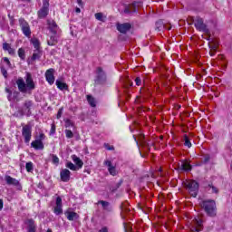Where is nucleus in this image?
<instances>
[{
    "label": "nucleus",
    "mask_w": 232,
    "mask_h": 232,
    "mask_svg": "<svg viewBox=\"0 0 232 232\" xmlns=\"http://www.w3.org/2000/svg\"><path fill=\"white\" fill-rule=\"evenodd\" d=\"M16 85L18 86V90L21 93H28V92L35 90V82H34V78H32V73L30 72L25 73L24 80L23 78H19L16 81Z\"/></svg>",
    "instance_id": "1"
},
{
    "label": "nucleus",
    "mask_w": 232,
    "mask_h": 232,
    "mask_svg": "<svg viewBox=\"0 0 232 232\" xmlns=\"http://www.w3.org/2000/svg\"><path fill=\"white\" fill-rule=\"evenodd\" d=\"M201 209L206 213L207 217L215 218L217 217V202L213 199H203L199 202Z\"/></svg>",
    "instance_id": "2"
},
{
    "label": "nucleus",
    "mask_w": 232,
    "mask_h": 232,
    "mask_svg": "<svg viewBox=\"0 0 232 232\" xmlns=\"http://www.w3.org/2000/svg\"><path fill=\"white\" fill-rule=\"evenodd\" d=\"M32 108H34V102L31 100H26L23 103V106L18 110V113L22 117H30L32 115Z\"/></svg>",
    "instance_id": "3"
},
{
    "label": "nucleus",
    "mask_w": 232,
    "mask_h": 232,
    "mask_svg": "<svg viewBox=\"0 0 232 232\" xmlns=\"http://www.w3.org/2000/svg\"><path fill=\"white\" fill-rule=\"evenodd\" d=\"M185 187L187 188L189 195H191V197H197V195H198V182L195 181V180H187L185 182Z\"/></svg>",
    "instance_id": "4"
},
{
    "label": "nucleus",
    "mask_w": 232,
    "mask_h": 232,
    "mask_svg": "<svg viewBox=\"0 0 232 232\" xmlns=\"http://www.w3.org/2000/svg\"><path fill=\"white\" fill-rule=\"evenodd\" d=\"M49 14H50V2H48V0H43V5L40 8V10H38L37 12L38 19H46Z\"/></svg>",
    "instance_id": "5"
},
{
    "label": "nucleus",
    "mask_w": 232,
    "mask_h": 232,
    "mask_svg": "<svg viewBox=\"0 0 232 232\" xmlns=\"http://www.w3.org/2000/svg\"><path fill=\"white\" fill-rule=\"evenodd\" d=\"M195 28L198 30V32H204L205 34H209V29L208 28V25L204 24V19L200 18L199 16L196 17L195 20H193Z\"/></svg>",
    "instance_id": "6"
},
{
    "label": "nucleus",
    "mask_w": 232,
    "mask_h": 232,
    "mask_svg": "<svg viewBox=\"0 0 232 232\" xmlns=\"http://www.w3.org/2000/svg\"><path fill=\"white\" fill-rule=\"evenodd\" d=\"M18 23L21 26V30L24 35H25V37H30L32 35V31L30 30V24L28 22H26L24 18H19Z\"/></svg>",
    "instance_id": "7"
},
{
    "label": "nucleus",
    "mask_w": 232,
    "mask_h": 232,
    "mask_svg": "<svg viewBox=\"0 0 232 232\" xmlns=\"http://www.w3.org/2000/svg\"><path fill=\"white\" fill-rule=\"evenodd\" d=\"M204 221L199 218L197 217L192 221V227H190V230L192 232H200L202 229H204Z\"/></svg>",
    "instance_id": "8"
},
{
    "label": "nucleus",
    "mask_w": 232,
    "mask_h": 232,
    "mask_svg": "<svg viewBox=\"0 0 232 232\" xmlns=\"http://www.w3.org/2000/svg\"><path fill=\"white\" fill-rule=\"evenodd\" d=\"M22 136L24 139V142L28 144L30 140H32V126L31 125H25L22 129Z\"/></svg>",
    "instance_id": "9"
},
{
    "label": "nucleus",
    "mask_w": 232,
    "mask_h": 232,
    "mask_svg": "<svg viewBox=\"0 0 232 232\" xmlns=\"http://www.w3.org/2000/svg\"><path fill=\"white\" fill-rule=\"evenodd\" d=\"M97 76L95 79L96 84H104L106 82V72L102 67H98L96 71Z\"/></svg>",
    "instance_id": "10"
},
{
    "label": "nucleus",
    "mask_w": 232,
    "mask_h": 232,
    "mask_svg": "<svg viewBox=\"0 0 232 232\" xmlns=\"http://www.w3.org/2000/svg\"><path fill=\"white\" fill-rule=\"evenodd\" d=\"M5 92L6 93H8L7 99L8 101H10V102H19V101H21V98H20L21 92H19L18 91H14L12 92L10 89L6 88Z\"/></svg>",
    "instance_id": "11"
},
{
    "label": "nucleus",
    "mask_w": 232,
    "mask_h": 232,
    "mask_svg": "<svg viewBox=\"0 0 232 232\" xmlns=\"http://www.w3.org/2000/svg\"><path fill=\"white\" fill-rule=\"evenodd\" d=\"M5 179L8 186H14V188L19 191L23 189V186H21V183L15 178H12V176H5Z\"/></svg>",
    "instance_id": "12"
},
{
    "label": "nucleus",
    "mask_w": 232,
    "mask_h": 232,
    "mask_svg": "<svg viewBox=\"0 0 232 232\" xmlns=\"http://www.w3.org/2000/svg\"><path fill=\"white\" fill-rule=\"evenodd\" d=\"M142 6V2H134L130 5H125L124 14H130L131 12H137V8Z\"/></svg>",
    "instance_id": "13"
},
{
    "label": "nucleus",
    "mask_w": 232,
    "mask_h": 232,
    "mask_svg": "<svg viewBox=\"0 0 232 232\" xmlns=\"http://www.w3.org/2000/svg\"><path fill=\"white\" fill-rule=\"evenodd\" d=\"M55 70L53 68H50L45 72V79L48 82V84L52 85L53 82H55Z\"/></svg>",
    "instance_id": "14"
},
{
    "label": "nucleus",
    "mask_w": 232,
    "mask_h": 232,
    "mask_svg": "<svg viewBox=\"0 0 232 232\" xmlns=\"http://www.w3.org/2000/svg\"><path fill=\"white\" fill-rule=\"evenodd\" d=\"M55 205L53 213L56 215H63V198L61 197L56 198Z\"/></svg>",
    "instance_id": "15"
},
{
    "label": "nucleus",
    "mask_w": 232,
    "mask_h": 232,
    "mask_svg": "<svg viewBox=\"0 0 232 232\" xmlns=\"http://www.w3.org/2000/svg\"><path fill=\"white\" fill-rule=\"evenodd\" d=\"M178 166L179 171H191L192 169L191 164L188 160H180Z\"/></svg>",
    "instance_id": "16"
},
{
    "label": "nucleus",
    "mask_w": 232,
    "mask_h": 232,
    "mask_svg": "<svg viewBox=\"0 0 232 232\" xmlns=\"http://www.w3.org/2000/svg\"><path fill=\"white\" fill-rule=\"evenodd\" d=\"M116 28L118 32H120V34H127L131 28V24H130L129 23L117 24Z\"/></svg>",
    "instance_id": "17"
},
{
    "label": "nucleus",
    "mask_w": 232,
    "mask_h": 232,
    "mask_svg": "<svg viewBox=\"0 0 232 232\" xmlns=\"http://www.w3.org/2000/svg\"><path fill=\"white\" fill-rule=\"evenodd\" d=\"M47 24L51 34H57V30H59V25H57V23H55L54 20L48 19Z\"/></svg>",
    "instance_id": "18"
},
{
    "label": "nucleus",
    "mask_w": 232,
    "mask_h": 232,
    "mask_svg": "<svg viewBox=\"0 0 232 232\" xmlns=\"http://www.w3.org/2000/svg\"><path fill=\"white\" fill-rule=\"evenodd\" d=\"M104 165L108 167V171L110 175H111L112 177L117 176V169L115 168V166H113V164H111L110 160H105Z\"/></svg>",
    "instance_id": "19"
},
{
    "label": "nucleus",
    "mask_w": 232,
    "mask_h": 232,
    "mask_svg": "<svg viewBox=\"0 0 232 232\" xmlns=\"http://www.w3.org/2000/svg\"><path fill=\"white\" fill-rule=\"evenodd\" d=\"M71 174L72 172H70L67 169H62L60 172L61 180L63 182H69Z\"/></svg>",
    "instance_id": "20"
},
{
    "label": "nucleus",
    "mask_w": 232,
    "mask_h": 232,
    "mask_svg": "<svg viewBox=\"0 0 232 232\" xmlns=\"http://www.w3.org/2000/svg\"><path fill=\"white\" fill-rule=\"evenodd\" d=\"M64 215L70 222H73V220H77V218H79V214H77V212L67 210Z\"/></svg>",
    "instance_id": "21"
},
{
    "label": "nucleus",
    "mask_w": 232,
    "mask_h": 232,
    "mask_svg": "<svg viewBox=\"0 0 232 232\" xmlns=\"http://www.w3.org/2000/svg\"><path fill=\"white\" fill-rule=\"evenodd\" d=\"M59 43V36L57 34H53L50 38L47 40L48 46H55Z\"/></svg>",
    "instance_id": "22"
},
{
    "label": "nucleus",
    "mask_w": 232,
    "mask_h": 232,
    "mask_svg": "<svg viewBox=\"0 0 232 232\" xmlns=\"http://www.w3.org/2000/svg\"><path fill=\"white\" fill-rule=\"evenodd\" d=\"M55 84H56L58 90H61V92H64V90L68 91V84L63 82V81L61 79H57L55 82Z\"/></svg>",
    "instance_id": "23"
},
{
    "label": "nucleus",
    "mask_w": 232,
    "mask_h": 232,
    "mask_svg": "<svg viewBox=\"0 0 232 232\" xmlns=\"http://www.w3.org/2000/svg\"><path fill=\"white\" fill-rule=\"evenodd\" d=\"M31 146L32 148H34V150H44V144L41 140H35L32 141Z\"/></svg>",
    "instance_id": "24"
},
{
    "label": "nucleus",
    "mask_w": 232,
    "mask_h": 232,
    "mask_svg": "<svg viewBox=\"0 0 232 232\" xmlns=\"http://www.w3.org/2000/svg\"><path fill=\"white\" fill-rule=\"evenodd\" d=\"M41 57H43V50L34 49L33 56L31 57V61H39Z\"/></svg>",
    "instance_id": "25"
},
{
    "label": "nucleus",
    "mask_w": 232,
    "mask_h": 232,
    "mask_svg": "<svg viewBox=\"0 0 232 232\" xmlns=\"http://www.w3.org/2000/svg\"><path fill=\"white\" fill-rule=\"evenodd\" d=\"M164 29L171 30V27H166V25L164 24V22H162L160 20L156 22V30L158 32H162V30H164Z\"/></svg>",
    "instance_id": "26"
},
{
    "label": "nucleus",
    "mask_w": 232,
    "mask_h": 232,
    "mask_svg": "<svg viewBox=\"0 0 232 232\" xmlns=\"http://www.w3.org/2000/svg\"><path fill=\"white\" fill-rule=\"evenodd\" d=\"M98 204H102V208L104 211H108L109 213L111 211V205H110V202L100 200L98 201Z\"/></svg>",
    "instance_id": "27"
},
{
    "label": "nucleus",
    "mask_w": 232,
    "mask_h": 232,
    "mask_svg": "<svg viewBox=\"0 0 232 232\" xmlns=\"http://www.w3.org/2000/svg\"><path fill=\"white\" fill-rule=\"evenodd\" d=\"M27 226V232H35V221L34 219H28Z\"/></svg>",
    "instance_id": "28"
},
{
    "label": "nucleus",
    "mask_w": 232,
    "mask_h": 232,
    "mask_svg": "<svg viewBox=\"0 0 232 232\" xmlns=\"http://www.w3.org/2000/svg\"><path fill=\"white\" fill-rule=\"evenodd\" d=\"M72 160L78 167V169H81V168H82V166H84V163L82 162V160H81V159L75 155L72 156Z\"/></svg>",
    "instance_id": "29"
},
{
    "label": "nucleus",
    "mask_w": 232,
    "mask_h": 232,
    "mask_svg": "<svg viewBox=\"0 0 232 232\" xmlns=\"http://www.w3.org/2000/svg\"><path fill=\"white\" fill-rule=\"evenodd\" d=\"M207 191H211V193H215L216 195H218V188L215 187L213 184H208L207 187H205Z\"/></svg>",
    "instance_id": "30"
},
{
    "label": "nucleus",
    "mask_w": 232,
    "mask_h": 232,
    "mask_svg": "<svg viewBox=\"0 0 232 232\" xmlns=\"http://www.w3.org/2000/svg\"><path fill=\"white\" fill-rule=\"evenodd\" d=\"M94 17H95V19H97V21H101L102 23L106 22V16L102 13H96L94 14Z\"/></svg>",
    "instance_id": "31"
},
{
    "label": "nucleus",
    "mask_w": 232,
    "mask_h": 232,
    "mask_svg": "<svg viewBox=\"0 0 232 232\" xmlns=\"http://www.w3.org/2000/svg\"><path fill=\"white\" fill-rule=\"evenodd\" d=\"M87 101H88L90 106H92V108H95V106H97L95 98H93L92 95H87Z\"/></svg>",
    "instance_id": "32"
},
{
    "label": "nucleus",
    "mask_w": 232,
    "mask_h": 232,
    "mask_svg": "<svg viewBox=\"0 0 232 232\" xmlns=\"http://www.w3.org/2000/svg\"><path fill=\"white\" fill-rule=\"evenodd\" d=\"M31 43L34 48V50H41V43L37 39L31 40Z\"/></svg>",
    "instance_id": "33"
},
{
    "label": "nucleus",
    "mask_w": 232,
    "mask_h": 232,
    "mask_svg": "<svg viewBox=\"0 0 232 232\" xmlns=\"http://www.w3.org/2000/svg\"><path fill=\"white\" fill-rule=\"evenodd\" d=\"M3 63L1 64V66H5V68H7L9 70V68H12V63H10V60L7 57H5L3 59Z\"/></svg>",
    "instance_id": "34"
},
{
    "label": "nucleus",
    "mask_w": 232,
    "mask_h": 232,
    "mask_svg": "<svg viewBox=\"0 0 232 232\" xmlns=\"http://www.w3.org/2000/svg\"><path fill=\"white\" fill-rule=\"evenodd\" d=\"M183 140H184V146H187V148H191L192 146L191 140H189V137L187 134L184 135Z\"/></svg>",
    "instance_id": "35"
},
{
    "label": "nucleus",
    "mask_w": 232,
    "mask_h": 232,
    "mask_svg": "<svg viewBox=\"0 0 232 232\" xmlns=\"http://www.w3.org/2000/svg\"><path fill=\"white\" fill-rule=\"evenodd\" d=\"M65 166L72 171H77V169H79V168L75 164H73L72 161L67 162Z\"/></svg>",
    "instance_id": "36"
},
{
    "label": "nucleus",
    "mask_w": 232,
    "mask_h": 232,
    "mask_svg": "<svg viewBox=\"0 0 232 232\" xmlns=\"http://www.w3.org/2000/svg\"><path fill=\"white\" fill-rule=\"evenodd\" d=\"M18 57H20V59H22V61H24V59H26V54H25L24 49H23V48L18 49Z\"/></svg>",
    "instance_id": "37"
},
{
    "label": "nucleus",
    "mask_w": 232,
    "mask_h": 232,
    "mask_svg": "<svg viewBox=\"0 0 232 232\" xmlns=\"http://www.w3.org/2000/svg\"><path fill=\"white\" fill-rule=\"evenodd\" d=\"M0 70H1V73L2 75L5 77V79H7L8 77V69L5 67V65H1L0 67Z\"/></svg>",
    "instance_id": "38"
},
{
    "label": "nucleus",
    "mask_w": 232,
    "mask_h": 232,
    "mask_svg": "<svg viewBox=\"0 0 232 232\" xmlns=\"http://www.w3.org/2000/svg\"><path fill=\"white\" fill-rule=\"evenodd\" d=\"M25 169H26V171H28V173H32V171H34V163L27 162L25 164Z\"/></svg>",
    "instance_id": "39"
},
{
    "label": "nucleus",
    "mask_w": 232,
    "mask_h": 232,
    "mask_svg": "<svg viewBox=\"0 0 232 232\" xmlns=\"http://www.w3.org/2000/svg\"><path fill=\"white\" fill-rule=\"evenodd\" d=\"M52 162L53 164H55L56 166L59 164V157L57 155L53 154L52 155Z\"/></svg>",
    "instance_id": "40"
},
{
    "label": "nucleus",
    "mask_w": 232,
    "mask_h": 232,
    "mask_svg": "<svg viewBox=\"0 0 232 232\" xmlns=\"http://www.w3.org/2000/svg\"><path fill=\"white\" fill-rule=\"evenodd\" d=\"M65 136L67 139H72L73 138V132L70 130H65Z\"/></svg>",
    "instance_id": "41"
},
{
    "label": "nucleus",
    "mask_w": 232,
    "mask_h": 232,
    "mask_svg": "<svg viewBox=\"0 0 232 232\" xmlns=\"http://www.w3.org/2000/svg\"><path fill=\"white\" fill-rule=\"evenodd\" d=\"M65 128H73V121H72L71 120H66Z\"/></svg>",
    "instance_id": "42"
},
{
    "label": "nucleus",
    "mask_w": 232,
    "mask_h": 232,
    "mask_svg": "<svg viewBox=\"0 0 232 232\" xmlns=\"http://www.w3.org/2000/svg\"><path fill=\"white\" fill-rule=\"evenodd\" d=\"M12 46L10 45V44H8V43H4L3 44V50H5V52H7V50L9 49V48H11Z\"/></svg>",
    "instance_id": "43"
},
{
    "label": "nucleus",
    "mask_w": 232,
    "mask_h": 232,
    "mask_svg": "<svg viewBox=\"0 0 232 232\" xmlns=\"http://www.w3.org/2000/svg\"><path fill=\"white\" fill-rule=\"evenodd\" d=\"M134 81L136 82V86H140V84H142V79H140V77H136Z\"/></svg>",
    "instance_id": "44"
},
{
    "label": "nucleus",
    "mask_w": 232,
    "mask_h": 232,
    "mask_svg": "<svg viewBox=\"0 0 232 232\" xmlns=\"http://www.w3.org/2000/svg\"><path fill=\"white\" fill-rule=\"evenodd\" d=\"M50 135H55V123H52Z\"/></svg>",
    "instance_id": "45"
},
{
    "label": "nucleus",
    "mask_w": 232,
    "mask_h": 232,
    "mask_svg": "<svg viewBox=\"0 0 232 232\" xmlns=\"http://www.w3.org/2000/svg\"><path fill=\"white\" fill-rule=\"evenodd\" d=\"M7 52H8L9 55H15V49H14L12 47H9L7 49Z\"/></svg>",
    "instance_id": "46"
},
{
    "label": "nucleus",
    "mask_w": 232,
    "mask_h": 232,
    "mask_svg": "<svg viewBox=\"0 0 232 232\" xmlns=\"http://www.w3.org/2000/svg\"><path fill=\"white\" fill-rule=\"evenodd\" d=\"M63 108L62 107V108H60L59 109V111H58V112H57V119H61V117H63Z\"/></svg>",
    "instance_id": "47"
},
{
    "label": "nucleus",
    "mask_w": 232,
    "mask_h": 232,
    "mask_svg": "<svg viewBox=\"0 0 232 232\" xmlns=\"http://www.w3.org/2000/svg\"><path fill=\"white\" fill-rule=\"evenodd\" d=\"M104 147L108 150V151H113V150H115V147L111 146L110 144H105Z\"/></svg>",
    "instance_id": "48"
},
{
    "label": "nucleus",
    "mask_w": 232,
    "mask_h": 232,
    "mask_svg": "<svg viewBox=\"0 0 232 232\" xmlns=\"http://www.w3.org/2000/svg\"><path fill=\"white\" fill-rule=\"evenodd\" d=\"M210 159L211 158L209 157V155H206L203 160L204 164H208V162H209Z\"/></svg>",
    "instance_id": "49"
},
{
    "label": "nucleus",
    "mask_w": 232,
    "mask_h": 232,
    "mask_svg": "<svg viewBox=\"0 0 232 232\" xmlns=\"http://www.w3.org/2000/svg\"><path fill=\"white\" fill-rule=\"evenodd\" d=\"M216 52H217V47L213 46L211 48V52L209 53L211 57H213L215 55Z\"/></svg>",
    "instance_id": "50"
},
{
    "label": "nucleus",
    "mask_w": 232,
    "mask_h": 232,
    "mask_svg": "<svg viewBox=\"0 0 232 232\" xmlns=\"http://www.w3.org/2000/svg\"><path fill=\"white\" fill-rule=\"evenodd\" d=\"M122 185V181H120L116 184L115 188L112 189V191H115L116 189H119V188H121V186Z\"/></svg>",
    "instance_id": "51"
},
{
    "label": "nucleus",
    "mask_w": 232,
    "mask_h": 232,
    "mask_svg": "<svg viewBox=\"0 0 232 232\" xmlns=\"http://www.w3.org/2000/svg\"><path fill=\"white\" fill-rule=\"evenodd\" d=\"M99 232H108V227H103L102 228H101V229L99 230Z\"/></svg>",
    "instance_id": "52"
},
{
    "label": "nucleus",
    "mask_w": 232,
    "mask_h": 232,
    "mask_svg": "<svg viewBox=\"0 0 232 232\" xmlns=\"http://www.w3.org/2000/svg\"><path fill=\"white\" fill-rule=\"evenodd\" d=\"M143 146H147L148 148H150V146H153V143H146V142H143Z\"/></svg>",
    "instance_id": "53"
},
{
    "label": "nucleus",
    "mask_w": 232,
    "mask_h": 232,
    "mask_svg": "<svg viewBox=\"0 0 232 232\" xmlns=\"http://www.w3.org/2000/svg\"><path fill=\"white\" fill-rule=\"evenodd\" d=\"M3 206H4L3 199H0V211L3 209Z\"/></svg>",
    "instance_id": "54"
},
{
    "label": "nucleus",
    "mask_w": 232,
    "mask_h": 232,
    "mask_svg": "<svg viewBox=\"0 0 232 232\" xmlns=\"http://www.w3.org/2000/svg\"><path fill=\"white\" fill-rule=\"evenodd\" d=\"M77 4L79 5V6H82V0H77Z\"/></svg>",
    "instance_id": "55"
},
{
    "label": "nucleus",
    "mask_w": 232,
    "mask_h": 232,
    "mask_svg": "<svg viewBox=\"0 0 232 232\" xmlns=\"http://www.w3.org/2000/svg\"><path fill=\"white\" fill-rule=\"evenodd\" d=\"M75 12H76V14H81V8L76 7V8H75Z\"/></svg>",
    "instance_id": "56"
},
{
    "label": "nucleus",
    "mask_w": 232,
    "mask_h": 232,
    "mask_svg": "<svg viewBox=\"0 0 232 232\" xmlns=\"http://www.w3.org/2000/svg\"><path fill=\"white\" fill-rule=\"evenodd\" d=\"M40 140H44V133L40 134Z\"/></svg>",
    "instance_id": "57"
},
{
    "label": "nucleus",
    "mask_w": 232,
    "mask_h": 232,
    "mask_svg": "<svg viewBox=\"0 0 232 232\" xmlns=\"http://www.w3.org/2000/svg\"><path fill=\"white\" fill-rule=\"evenodd\" d=\"M133 138H134L136 144H139V141H137V138H135V136H133Z\"/></svg>",
    "instance_id": "58"
},
{
    "label": "nucleus",
    "mask_w": 232,
    "mask_h": 232,
    "mask_svg": "<svg viewBox=\"0 0 232 232\" xmlns=\"http://www.w3.org/2000/svg\"><path fill=\"white\" fill-rule=\"evenodd\" d=\"M47 232H52V229H48Z\"/></svg>",
    "instance_id": "59"
},
{
    "label": "nucleus",
    "mask_w": 232,
    "mask_h": 232,
    "mask_svg": "<svg viewBox=\"0 0 232 232\" xmlns=\"http://www.w3.org/2000/svg\"><path fill=\"white\" fill-rule=\"evenodd\" d=\"M26 1H30V0H26Z\"/></svg>",
    "instance_id": "60"
},
{
    "label": "nucleus",
    "mask_w": 232,
    "mask_h": 232,
    "mask_svg": "<svg viewBox=\"0 0 232 232\" xmlns=\"http://www.w3.org/2000/svg\"><path fill=\"white\" fill-rule=\"evenodd\" d=\"M125 232H128V231L125 230Z\"/></svg>",
    "instance_id": "61"
}]
</instances>
